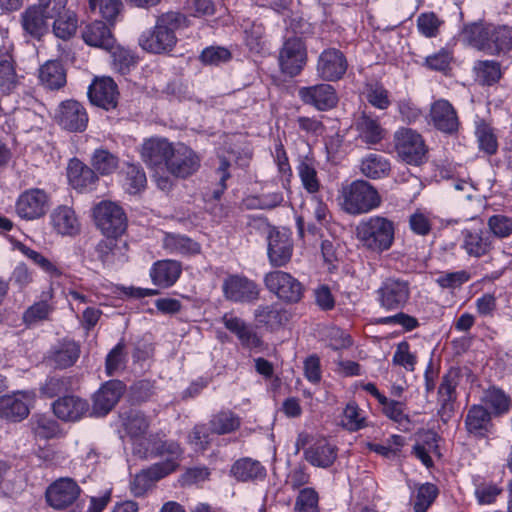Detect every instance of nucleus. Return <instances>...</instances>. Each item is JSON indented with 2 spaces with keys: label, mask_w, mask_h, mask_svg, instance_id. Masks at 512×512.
Segmentation results:
<instances>
[{
  "label": "nucleus",
  "mask_w": 512,
  "mask_h": 512,
  "mask_svg": "<svg viewBox=\"0 0 512 512\" xmlns=\"http://www.w3.org/2000/svg\"><path fill=\"white\" fill-rule=\"evenodd\" d=\"M189 26L187 17L177 11L160 14L153 28L144 31L139 37L140 47L151 54H165L177 44L176 31Z\"/></svg>",
  "instance_id": "obj_1"
},
{
  "label": "nucleus",
  "mask_w": 512,
  "mask_h": 512,
  "mask_svg": "<svg viewBox=\"0 0 512 512\" xmlns=\"http://www.w3.org/2000/svg\"><path fill=\"white\" fill-rule=\"evenodd\" d=\"M463 35L473 48L491 56L506 55L512 50V27L508 25L472 24Z\"/></svg>",
  "instance_id": "obj_2"
},
{
  "label": "nucleus",
  "mask_w": 512,
  "mask_h": 512,
  "mask_svg": "<svg viewBox=\"0 0 512 512\" xmlns=\"http://www.w3.org/2000/svg\"><path fill=\"white\" fill-rule=\"evenodd\" d=\"M394 222L383 216H371L356 227V237L361 246L373 253L381 254L394 243Z\"/></svg>",
  "instance_id": "obj_3"
},
{
  "label": "nucleus",
  "mask_w": 512,
  "mask_h": 512,
  "mask_svg": "<svg viewBox=\"0 0 512 512\" xmlns=\"http://www.w3.org/2000/svg\"><path fill=\"white\" fill-rule=\"evenodd\" d=\"M338 200L342 209L350 215L369 213L382 202L376 188L364 180H355L343 186Z\"/></svg>",
  "instance_id": "obj_4"
},
{
  "label": "nucleus",
  "mask_w": 512,
  "mask_h": 512,
  "mask_svg": "<svg viewBox=\"0 0 512 512\" xmlns=\"http://www.w3.org/2000/svg\"><path fill=\"white\" fill-rule=\"evenodd\" d=\"M376 302L383 310L394 312L402 310L411 296L410 282L401 277L385 278L375 291Z\"/></svg>",
  "instance_id": "obj_5"
},
{
  "label": "nucleus",
  "mask_w": 512,
  "mask_h": 512,
  "mask_svg": "<svg viewBox=\"0 0 512 512\" xmlns=\"http://www.w3.org/2000/svg\"><path fill=\"white\" fill-rule=\"evenodd\" d=\"M263 281L267 290L283 303L296 304L304 296L303 284L288 272L282 270L268 272Z\"/></svg>",
  "instance_id": "obj_6"
},
{
  "label": "nucleus",
  "mask_w": 512,
  "mask_h": 512,
  "mask_svg": "<svg viewBox=\"0 0 512 512\" xmlns=\"http://www.w3.org/2000/svg\"><path fill=\"white\" fill-rule=\"evenodd\" d=\"M96 227L105 236H121L127 228V216L122 207L111 201H102L93 209Z\"/></svg>",
  "instance_id": "obj_7"
},
{
  "label": "nucleus",
  "mask_w": 512,
  "mask_h": 512,
  "mask_svg": "<svg viewBox=\"0 0 512 512\" xmlns=\"http://www.w3.org/2000/svg\"><path fill=\"white\" fill-rule=\"evenodd\" d=\"M398 156L410 165H420L427 159V147L422 136L410 128H401L394 134Z\"/></svg>",
  "instance_id": "obj_8"
},
{
  "label": "nucleus",
  "mask_w": 512,
  "mask_h": 512,
  "mask_svg": "<svg viewBox=\"0 0 512 512\" xmlns=\"http://www.w3.org/2000/svg\"><path fill=\"white\" fill-rule=\"evenodd\" d=\"M50 206L51 196L46 190L29 188L18 196L15 211L21 219L33 221L44 217Z\"/></svg>",
  "instance_id": "obj_9"
},
{
  "label": "nucleus",
  "mask_w": 512,
  "mask_h": 512,
  "mask_svg": "<svg viewBox=\"0 0 512 512\" xmlns=\"http://www.w3.org/2000/svg\"><path fill=\"white\" fill-rule=\"evenodd\" d=\"M461 381V372L457 368H451L442 378L437 392L438 415L444 423H447L454 415L457 401V387Z\"/></svg>",
  "instance_id": "obj_10"
},
{
  "label": "nucleus",
  "mask_w": 512,
  "mask_h": 512,
  "mask_svg": "<svg viewBox=\"0 0 512 512\" xmlns=\"http://www.w3.org/2000/svg\"><path fill=\"white\" fill-rule=\"evenodd\" d=\"M78 483L70 477L53 481L45 491V500L54 510H64L72 506L81 494Z\"/></svg>",
  "instance_id": "obj_11"
},
{
  "label": "nucleus",
  "mask_w": 512,
  "mask_h": 512,
  "mask_svg": "<svg viewBox=\"0 0 512 512\" xmlns=\"http://www.w3.org/2000/svg\"><path fill=\"white\" fill-rule=\"evenodd\" d=\"M278 60L282 73L291 77L298 75L307 62V51L301 38H288L279 52Z\"/></svg>",
  "instance_id": "obj_12"
},
{
  "label": "nucleus",
  "mask_w": 512,
  "mask_h": 512,
  "mask_svg": "<svg viewBox=\"0 0 512 512\" xmlns=\"http://www.w3.org/2000/svg\"><path fill=\"white\" fill-rule=\"evenodd\" d=\"M200 157L188 146L178 144L174 146L167 162V171L178 178H187L198 171Z\"/></svg>",
  "instance_id": "obj_13"
},
{
  "label": "nucleus",
  "mask_w": 512,
  "mask_h": 512,
  "mask_svg": "<svg viewBox=\"0 0 512 512\" xmlns=\"http://www.w3.org/2000/svg\"><path fill=\"white\" fill-rule=\"evenodd\" d=\"M124 425L127 434L133 439V453L143 459L149 458L150 439L145 437L149 428L147 417L139 411H131Z\"/></svg>",
  "instance_id": "obj_14"
},
{
  "label": "nucleus",
  "mask_w": 512,
  "mask_h": 512,
  "mask_svg": "<svg viewBox=\"0 0 512 512\" xmlns=\"http://www.w3.org/2000/svg\"><path fill=\"white\" fill-rule=\"evenodd\" d=\"M56 122L70 132H82L88 124L85 107L76 100L62 101L55 115Z\"/></svg>",
  "instance_id": "obj_15"
},
{
  "label": "nucleus",
  "mask_w": 512,
  "mask_h": 512,
  "mask_svg": "<svg viewBox=\"0 0 512 512\" xmlns=\"http://www.w3.org/2000/svg\"><path fill=\"white\" fill-rule=\"evenodd\" d=\"M222 290L227 300L240 303L254 302L259 298L260 293L254 281L238 275L227 277L223 282Z\"/></svg>",
  "instance_id": "obj_16"
},
{
  "label": "nucleus",
  "mask_w": 512,
  "mask_h": 512,
  "mask_svg": "<svg viewBox=\"0 0 512 512\" xmlns=\"http://www.w3.org/2000/svg\"><path fill=\"white\" fill-rule=\"evenodd\" d=\"M348 67L345 55L336 48H328L318 57L317 75L325 81H336L343 77Z\"/></svg>",
  "instance_id": "obj_17"
},
{
  "label": "nucleus",
  "mask_w": 512,
  "mask_h": 512,
  "mask_svg": "<svg viewBox=\"0 0 512 512\" xmlns=\"http://www.w3.org/2000/svg\"><path fill=\"white\" fill-rule=\"evenodd\" d=\"M125 384L120 380H109L94 394L92 414L104 416L118 403L125 392Z\"/></svg>",
  "instance_id": "obj_18"
},
{
  "label": "nucleus",
  "mask_w": 512,
  "mask_h": 512,
  "mask_svg": "<svg viewBox=\"0 0 512 512\" xmlns=\"http://www.w3.org/2000/svg\"><path fill=\"white\" fill-rule=\"evenodd\" d=\"M298 96L304 104L313 106L320 111L329 110L338 102L336 91L329 84L301 87L298 90Z\"/></svg>",
  "instance_id": "obj_19"
},
{
  "label": "nucleus",
  "mask_w": 512,
  "mask_h": 512,
  "mask_svg": "<svg viewBox=\"0 0 512 512\" xmlns=\"http://www.w3.org/2000/svg\"><path fill=\"white\" fill-rule=\"evenodd\" d=\"M429 117L433 127L443 133L453 134L458 131L460 122L457 112L445 99H439L431 105Z\"/></svg>",
  "instance_id": "obj_20"
},
{
  "label": "nucleus",
  "mask_w": 512,
  "mask_h": 512,
  "mask_svg": "<svg viewBox=\"0 0 512 512\" xmlns=\"http://www.w3.org/2000/svg\"><path fill=\"white\" fill-rule=\"evenodd\" d=\"M90 102L105 110L117 106L118 90L117 85L110 77L96 78L88 88Z\"/></svg>",
  "instance_id": "obj_21"
},
{
  "label": "nucleus",
  "mask_w": 512,
  "mask_h": 512,
  "mask_svg": "<svg viewBox=\"0 0 512 512\" xmlns=\"http://www.w3.org/2000/svg\"><path fill=\"white\" fill-rule=\"evenodd\" d=\"M293 242L287 232L272 229L268 235V258L274 267H283L291 259Z\"/></svg>",
  "instance_id": "obj_22"
},
{
  "label": "nucleus",
  "mask_w": 512,
  "mask_h": 512,
  "mask_svg": "<svg viewBox=\"0 0 512 512\" xmlns=\"http://www.w3.org/2000/svg\"><path fill=\"white\" fill-rule=\"evenodd\" d=\"M49 223L52 229L62 236H75L81 230V224L74 209L68 205L55 207L49 215Z\"/></svg>",
  "instance_id": "obj_23"
},
{
  "label": "nucleus",
  "mask_w": 512,
  "mask_h": 512,
  "mask_svg": "<svg viewBox=\"0 0 512 512\" xmlns=\"http://www.w3.org/2000/svg\"><path fill=\"white\" fill-rule=\"evenodd\" d=\"M128 245L119 237L106 236L95 246L97 259L103 265L111 266L127 261Z\"/></svg>",
  "instance_id": "obj_24"
},
{
  "label": "nucleus",
  "mask_w": 512,
  "mask_h": 512,
  "mask_svg": "<svg viewBox=\"0 0 512 512\" xmlns=\"http://www.w3.org/2000/svg\"><path fill=\"white\" fill-rule=\"evenodd\" d=\"M174 146L167 139L151 138L146 140L141 149L142 160L150 167H167V162Z\"/></svg>",
  "instance_id": "obj_25"
},
{
  "label": "nucleus",
  "mask_w": 512,
  "mask_h": 512,
  "mask_svg": "<svg viewBox=\"0 0 512 512\" xmlns=\"http://www.w3.org/2000/svg\"><path fill=\"white\" fill-rule=\"evenodd\" d=\"M183 453L180 445L172 440L156 442L152 449H149V457H166L164 461L155 463V465L168 475L179 467Z\"/></svg>",
  "instance_id": "obj_26"
},
{
  "label": "nucleus",
  "mask_w": 512,
  "mask_h": 512,
  "mask_svg": "<svg viewBox=\"0 0 512 512\" xmlns=\"http://www.w3.org/2000/svg\"><path fill=\"white\" fill-rule=\"evenodd\" d=\"M53 412L63 421L80 420L88 411L89 403L76 395H66L54 401Z\"/></svg>",
  "instance_id": "obj_27"
},
{
  "label": "nucleus",
  "mask_w": 512,
  "mask_h": 512,
  "mask_svg": "<svg viewBox=\"0 0 512 512\" xmlns=\"http://www.w3.org/2000/svg\"><path fill=\"white\" fill-rule=\"evenodd\" d=\"M67 175L70 185L79 192L93 190L98 181L95 171L78 159L70 161Z\"/></svg>",
  "instance_id": "obj_28"
},
{
  "label": "nucleus",
  "mask_w": 512,
  "mask_h": 512,
  "mask_svg": "<svg viewBox=\"0 0 512 512\" xmlns=\"http://www.w3.org/2000/svg\"><path fill=\"white\" fill-rule=\"evenodd\" d=\"M358 137L368 145L381 142L386 136V129L382 127L378 117L363 111L355 122Z\"/></svg>",
  "instance_id": "obj_29"
},
{
  "label": "nucleus",
  "mask_w": 512,
  "mask_h": 512,
  "mask_svg": "<svg viewBox=\"0 0 512 512\" xmlns=\"http://www.w3.org/2000/svg\"><path fill=\"white\" fill-rule=\"evenodd\" d=\"M82 38L89 46L104 50H112L114 48L115 39L110 29L102 21H94L87 25L82 31Z\"/></svg>",
  "instance_id": "obj_30"
},
{
  "label": "nucleus",
  "mask_w": 512,
  "mask_h": 512,
  "mask_svg": "<svg viewBox=\"0 0 512 512\" xmlns=\"http://www.w3.org/2000/svg\"><path fill=\"white\" fill-rule=\"evenodd\" d=\"M304 457L313 466L327 468L336 460L337 448L321 439L305 450Z\"/></svg>",
  "instance_id": "obj_31"
},
{
  "label": "nucleus",
  "mask_w": 512,
  "mask_h": 512,
  "mask_svg": "<svg viewBox=\"0 0 512 512\" xmlns=\"http://www.w3.org/2000/svg\"><path fill=\"white\" fill-rule=\"evenodd\" d=\"M491 414L481 405H472L465 418V427L470 434L485 437L491 429Z\"/></svg>",
  "instance_id": "obj_32"
},
{
  "label": "nucleus",
  "mask_w": 512,
  "mask_h": 512,
  "mask_svg": "<svg viewBox=\"0 0 512 512\" xmlns=\"http://www.w3.org/2000/svg\"><path fill=\"white\" fill-rule=\"evenodd\" d=\"M181 264L175 260H161L154 263L150 275L154 284L160 287L172 286L180 277Z\"/></svg>",
  "instance_id": "obj_33"
},
{
  "label": "nucleus",
  "mask_w": 512,
  "mask_h": 512,
  "mask_svg": "<svg viewBox=\"0 0 512 512\" xmlns=\"http://www.w3.org/2000/svg\"><path fill=\"white\" fill-rule=\"evenodd\" d=\"M255 320L272 329L285 325L290 318V313L278 303L260 305L254 311Z\"/></svg>",
  "instance_id": "obj_34"
},
{
  "label": "nucleus",
  "mask_w": 512,
  "mask_h": 512,
  "mask_svg": "<svg viewBox=\"0 0 512 512\" xmlns=\"http://www.w3.org/2000/svg\"><path fill=\"white\" fill-rule=\"evenodd\" d=\"M49 19L36 5L29 7L21 15L24 31L36 39H40L47 32Z\"/></svg>",
  "instance_id": "obj_35"
},
{
  "label": "nucleus",
  "mask_w": 512,
  "mask_h": 512,
  "mask_svg": "<svg viewBox=\"0 0 512 512\" xmlns=\"http://www.w3.org/2000/svg\"><path fill=\"white\" fill-rule=\"evenodd\" d=\"M230 473L238 481L247 482L263 480L266 476L265 467L252 458H241L234 462Z\"/></svg>",
  "instance_id": "obj_36"
},
{
  "label": "nucleus",
  "mask_w": 512,
  "mask_h": 512,
  "mask_svg": "<svg viewBox=\"0 0 512 512\" xmlns=\"http://www.w3.org/2000/svg\"><path fill=\"white\" fill-rule=\"evenodd\" d=\"M463 237V248L470 256L481 257L491 250L492 242L488 232L466 229Z\"/></svg>",
  "instance_id": "obj_37"
},
{
  "label": "nucleus",
  "mask_w": 512,
  "mask_h": 512,
  "mask_svg": "<svg viewBox=\"0 0 512 512\" xmlns=\"http://www.w3.org/2000/svg\"><path fill=\"white\" fill-rule=\"evenodd\" d=\"M241 417L230 409H222L213 414L209 420L212 434L226 435L237 431L241 426Z\"/></svg>",
  "instance_id": "obj_38"
},
{
  "label": "nucleus",
  "mask_w": 512,
  "mask_h": 512,
  "mask_svg": "<svg viewBox=\"0 0 512 512\" xmlns=\"http://www.w3.org/2000/svg\"><path fill=\"white\" fill-rule=\"evenodd\" d=\"M80 355V346L72 340H64L54 347L50 361L56 368L65 369L75 364Z\"/></svg>",
  "instance_id": "obj_39"
},
{
  "label": "nucleus",
  "mask_w": 512,
  "mask_h": 512,
  "mask_svg": "<svg viewBox=\"0 0 512 512\" xmlns=\"http://www.w3.org/2000/svg\"><path fill=\"white\" fill-rule=\"evenodd\" d=\"M222 322L226 329L235 334L242 345L248 347H256L260 340L256 333L239 317L231 313H226L222 317Z\"/></svg>",
  "instance_id": "obj_40"
},
{
  "label": "nucleus",
  "mask_w": 512,
  "mask_h": 512,
  "mask_svg": "<svg viewBox=\"0 0 512 512\" xmlns=\"http://www.w3.org/2000/svg\"><path fill=\"white\" fill-rule=\"evenodd\" d=\"M39 79L47 89H60L66 83L65 70L59 61H47L39 69Z\"/></svg>",
  "instance_id": "obj_41"
},
{
  "label": "nucleus",
  "mask_w": 512,
  "mask_h": 512,
  "mask_svg": "<svg viewBox=\"0 0 512 512\" xmlns=\"http://www.w3.org/2000/svg\"><path fill=\"white\" fill-rule=\"evenodd\" d=\"M161 468L155 464L135 475L131 483V492L136 497L143 496L154 484V482L167 476Z\"/></svg>",
  "instance_id": "obj_42"
},
{
  "label": "nucleus",
  "mask_w": 512,
  "mask_h": 512,
  "mask_svg": "<svg viewBox=\"0 0 512 512\" xmlns=\"http://www.w3.org/2000/svg\"><path fill=\"white\" fill-rule=\"evenodd\" d=\"M28 414L27 404L18 395L0 397V417L10 421H20Z\"/></svg>",
  "instance_id": "obj_43"
},
{
  "label": "nucleus",
  "mask_w": 512,
  "mask_h": 512,
  "mask_svg": "<svg viewBox=\"0 0 512 512\" xmlns=\"http://www.w3.org/2000/svg\"><path fill=\"white\" fill-rule=\"evenodd\" d=\"M163 247L171 254L193 255L200 252V245L185 235L166 234Z\"/></svg>",
  "instance_id": "obj_44"
},
{
  "label": "nucleus",
  "mask_w": 512,
  "mask_h": 512,
  "mask_svg": "<svg viewBox=\"0 0 512 512\" xmlns=\"http://www.w3.org/2000/svg\"><path fill=\"white\" fill-rule=\"evenodd\" d=\"M360 170L366 177L378 179L388 175L390 164L383 156L371 153L362 160Z\"/></svg>",
  "instance_id": "obj_45"
},
{
  "label": "nucleus",
  "mask_w": 512,
  "mask_h": 512,
  "mask_svg": "<svg viewBox=\"0 0 512 512\" xmlns=\"http://www.w3.org/2000/svg\"><path fill=\"white\" fill-rule=\"evenodd\" d=\"M478 81L483 85L491 86L502 77L501 65L494 60H479L474 65Z\"/></svg>",
  "instance_id": "obj_46"
},
{
  "label": "nucleus",
  "mask_w": 512,
  "mask_h": 512,
  "mask_svg": "<svg viewBox=\"0 0 512 512\" xmlns=\"http://www.w3.org/2000/svg\"><path fill=\"white\" fill-rule=\"evenodd\" d=\"M54 34L61 39H69L73 36L77 29V17L76 14L66 9L52 18Z\"/></svg>",
  "instance_id": "obj_47"
},
{
  "label": "nucleus",
  "mask_w": 512,
  "mask_h": 512,
  "mask_svg": "<svg viewBox=\"0 0 512 512\" xmlns=\"http://www.w3.org/2000/svg\"><path fill=\"white\" fill-rule=\"evenodd\" d=\"M16 247L24 256L30 259L50 277H60L62 275V270L56 265V263L50 261L41 253L22 243H18Z\"/></svg>",
  "instance_id": "obj_48"
},
{
  "label": "nucleus",
  "mask_w": 512,
  "mask_h": 512,
  "mask_svg": "<svg viewBox=\"0 0 512 512\" xmlns=\"http://www.w3.org/2000/svg\"><path fill=\"white\" fill-rule=\"evenodd\" d=\"M439 493L436 485L424 483L419 485L413 496V509L415 512H427Z\"/></svg>",
  "instance_id": "obj_49"
},
{
  "label": "nucleus",
  "mask_w": 512,
  "mask_h": 512,
  "mask_svg": "<svg viewBox=\"0 0 512 512\" xmlns=\"http://www.w3.org/2000/svg\"><path fill=\"white\" fill-rule=\"evenodd\" d=\"M118 158L106 149H96L91 158L93 170L101 175H109L118 167Z\"/></svg>",
  "instance_id": "obj_50"
},
{
  "label": "nucleus",
  "mask_w": 512,
  "mask_h": 512,
  "mask_svg": "<svg viewBox=\"0 0 512 512\" xmlns=\"http://www.w3.org/2000/svg\"><path fill=\"white\" fill-rule=\"evenodd\" d=\"M32 431L36 437L50 439L59 433V425L53 418L37 414L31 419Z\"/></svg>",
  "instance_id": "obj_51"
},
{
  "label": "nucleus",
  "mask_w": 512,
  "mask_h": 512,
  "mask_svg": "<svg viewBox=\"0 0 512 512\" xmlns=\"http://www.w3.org/2000/svg\"><path fill=\"white\" fill-rule=\"evenodd\" d=\"M88 4L92 12H98L108 22L115 21L123 8L121 0H88Z\"/></svg>",
  "instance_id": "obj_52"
},
{
  "label": "nucleus",
  "mask_w": 512,
  "mask_h": 512,
  "mask_svg": "<svg viewBox=\"0 0 512 512\" xmlns=\"http://www.w3.org/2000/svg\"><path fill=\"white\" fill-rule=\"evenodd\" d=\"M297 172L303 188L310 194H315L321 187L316 168L308 161H301Z\"/></svg>",
  "instance_id": "obj_53"
},
{
  "label": "nucleus",
  "mask_w": 512,
  "mask_h": 512,
  "mask_svg": "<svg viewBox=\"0 0 512 512\" xmlns=\"http://www.w3.org/2000/svg\"><path fill=\"white\" fill-rule=\"evenodd\" d=\"M343 426L349 431H357L366 426L363 411L354 402L348 403L343 412Z\"/></svg>",
  "instance_id": "obj_54"
},
{
  "label": "nucleus",
  "mask_w": 512,
  "mask_h": 512,
  "mask_svg": "<svg viewBox=\"0 0 512 512\" xmlns=\"http://www.w3.org/2000/svg\"><path fill=\"white\" fill-rule=\"evenodd\" d=\"M124 343L119 342L106 356L105 371L108 376L122 371L126 366Z\"/></svg>",
  "instance_id": "obj_55"
},
{
  "label": "nucleus",
  "mask_w": 512,
  "mask_h": 512,
  "mask_svg": "<svg viewBox=\"0 0 512 512\" xmlns=\"http://www.w3.org/2000/svg\"><path fill=\"white\" fill-rule=\"evenodd\" d=\"M52 311L53 307L47 301L36 302L23 313V322L27 326L35 325L40 321L47 320Z\"/></svg>",
  "instance_id": "obj_56"
},
{
  "label": "nucleus",
  "mask_w": 512,
  "mask_h": 512,
  "mask_svg": "<svg viewBox=\"0 0 512 512\" xmlns=\"http://www.w3.org/2000/svg\"><path fill=\"white\" fill-rule=\"evenodd\" d=\"M146 174L143 169L134 164L127 166L125 186L130 194H136L146 186Z\"/></svg>",
  "instance_id": "obj_57"
},
{
  "label": "nucleus",
  "mask_w": 512,
  "mask_h": 512,
  "mask_svg": "<svg viewBox=\"0 0 512 512\" xmlns=\"http://www.w3.org/2000/svg\"><path fill=\"white\" fill-rule=\"evenodd\" d=\"M476 136L479 148L482 151L489 155H492L497 151V140L492 128L488 124L480 122L476 127Z\"/></svg>",
  "instance_id": "obj_58"
},
{
  "label": "nucleus",
  "mask_w": 512,
  "mask_h": 512,
  "mask_svg": "<svg viewBox=\"0 0 512 512\" xmlns=\"http://www.w3.org/2000/svg\"><path fill=\"white\" fill-rule=\"evenodd\" d=\"M502 491V488L493 482H482L476 485L474 495L480 505H491Z\"/></svg>",
  "instance_id": "obj_59"
},
{
  "label": "nucleus",
  "mask_w": 512,
  "mask_h": 512,
  "mask_svg": "<svg viewBox=\"0 0 512 512\" xmlns=\"http://www.w3.org/2000/svg\"><path fill=\"white\" fill-rule=\"evenodd\" d=\"M442 21L434 12L422 13L417 18V28L425 37H436Z\"/></svg>",
  "instance_id": "obj_60"
},
{
  "label": "nucleus",
  "mask_w": 512,
  "mask_h": 512,
  "mask_svg": "<svg viewBox=\"0 0 512 512\" xmlns=\"http://www.w3.org/2000/svg\"><path fill=\"white\" fill-rule=\"evenodd\" d=\"M366 98L374 107L384 110L390 105L388 91L379 83H371L366 88Z\"/></svg>",
  "instance_id": "obj_61"
},
{
  "label": "nucleus",
  "mask_w": 512,
  "mask_h": 512,
  "mask_svg": "<svg viewBox=\"0 0 512 512\" xmlns=\"http://www.w3.org/2000/svg\"><path fill=\"white\" fill-rule=\"evenodd\" d=\"M485 397L487 404L494 409L496 414H503L509 410L511 399L503 390L492 387L488 389Z\"/></svg>",
  "instance_id": "obj_62"
},
{
  "label": "nucleus",
  "mask_w": 512,
  "mask_h": 512,
  "mask_svg": "<svg viewBox=\"0 0 512 512\" xmlns=\"http://www.w3.org/2000/svg\"><path fill=\"white\" fill-rule=\"evenodd\" d=\"M296 512H318V494L312 488H304L300 491L296 503Z\"/></svg>",
  "instance_id": "obj_63"
},
{
  "label": "nucleus",
  "mask_w": 512,
  "mask_h": 512,
  "mask_svg": "<svg viewBox=\"0 0 512 512\" xmlns=\"http://www.w3.org/2000/svg\"><path fill=\"white\" fill-rule=\"evenodd\" d=\"M488 227L495 237L505 238L512 234V218L496 214L489 218Z\"/></svg>",
  "instance_id": "obj_64"
}]
</instances>
